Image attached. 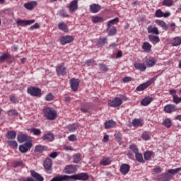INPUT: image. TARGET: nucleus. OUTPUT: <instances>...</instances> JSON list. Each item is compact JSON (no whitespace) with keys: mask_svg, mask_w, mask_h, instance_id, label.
Wrapping results in <instances>:
<instances>
[{"mask_svg":"<svg viewBox=\"0 0 181 181\" xmlns=\"http://www.w3.org/2000/svg\"><path fill=\"white\" fill-rule=\"evenodd\" d=\"M43 112L45 118H47V119H49V121H53V119H56V118H57V112L53 108L45 107Z\"/></svg>","mask_w":181,"mask_h":181,"instance_id":"f257e3e1","label":"nucleus"},{"mask_svg":"<svg viewBox=\"0 0 181 181\" xmlns=\"http://www.w3.org/2000/svg\"><path fill=\"white\" fill-rule=\"evenodd\" d=\"M27 93L33 97H40L42 95V90L36 87H30L27 90Z\"/></svg>","mask_w":181,"mask_h":181,"instance_id":"f03ea898","label":"nucleus"},{"mask_svg":"<svg viewBox=\"0 0 181 181\" xmlns=\"http://www.w3.org/2000/svg\"><path fill=\"white\" fill-rule=\"evenodd\" d=\"M153 81H155V78H152L149 81H147L146 83H141L139 86H137L136 88V91H144V90H146V88H148V87H149V86H151V84H152V83H153Z\"/></svg>","mask_w":181,"mask_h":181,"instance_id":"7ed1b4c3","label":"nucleus"},{"mask_svg":"<svg viewBox=\"0 0 181 181\" xmlns=\"http://www.w3.org/2000/svg\"><path fill=\"white\" fill-rule=\"evenodd\" d=\"M33 144H32L31 141H27L24 143L23 145L19 146V151L21 153H25L28 152V151H30Z\"/></svg>","mask_w":181,"mask_h":181,"instance_id":"20e7f679","label":"nucleus"},{"mask_svg":"<svg viewBox=\"0 0 181 181\" xmlns=\"http://www.w3.org/2000/svg\"><path fill=\"white\" fill-rule=\"evenodd\" d=\"M71 177L74 180H87V179H88V174L81 173L79 174L73 175Z\"/></svg>","mask_w":181,"mask_h":181,"instance_id":"39448f33","label":"nucleus"},{"mask_svg":"<svg viewBox=\"0 0 181 181\" xmlns=\"http://www.w3.org/2000/svg\"><path fill=\"white\" fill-rule=\"evenodd\" d=\"M108 104L110 107H119L122 104V100L119 98H115L112 100L108 101Z\"/></svg>","mask_w":181,"mask_h":181,"instance_id":"423d86ee","label":"nucleus"},{"mask_svg":"<svg viewBox=\"0 0 181 181\" xmlns=\"http://www.w3.org/2000/svg\"><path fill=\"white\" fill-rule=\"evenodd\" d=\"M69 83L72 91H76L78 90V86H80V81L78 79L72 78H71Z\"/></svg>","mask_w":181,"mask_h":181,"instance_id":"0eeeda50","label":"nucleus"},{"mask_svg":"<svg viewBox=\"0 0 181 181\" xmlns=\"http://www.w3.org/2000/svg\"><path fill=\"white\" fill-rule=\"evenodd\" d=\"M62 45H67V43H71L74 40V37L71 35H65L60 39Z\"/></svg>","mask_w":181,"mask_h":181,"instance_id":"6e6552de","label":"nucleus"},{"mask_svg":"<svg viewBox=\"0 0 181 181\" xmlns=\"http://www.w3.org/2000/svg\"><path fill=\"white\" fill-rule=\"evenodd\" d=\"M164 111L167 112V114H170L175 112V111H177V107L175 105L168 104L164 107Z\"/></svg>","mask_w":181,"mask_h":181,"instance_id":"1a4fd4ad","label":"nucleus"},{"mask_svg":"<svg viewBox=\"0 0 181 181\" xmlns=\"http://www.w3.org/2000/svg\"><path fill=\"white\" fill-rule=\"evenodd\" d=\"M35 23V20H17L16 24L18 26H28V25H32Z\"/></svg>","mask_w":181,"mask_h":181,"instance_id":"9d476101","label":"nucleus"},{"mask_svg":"<svg viewBox=\"0 0 181 181\" xmlns=\"http://www.w3.org/2000/svg\"><path fill=\"white\" fill-rule=\"evenodd\" d=\"M68 8L70 12H76V11L78 9V1L77 0L72 1L68 6Z\"/></svg>","mask_w":181,"mask_h":181,"instance_id":"9b49d317","label":"nucleus"},{"mask_svg":"<svg viewBox=\"0 0 181 181\" xmlns=\"http://www.w3.org/2000/svg\"><path fill=\"white\" fill-rule=\"evenodd\" d=\"M64 172L68 175H71V173H75V172H77V168H76V165H69L65 167Z\"/></svg>","mask_w":181,"mask_h":181,"instance_id":"f8f14e48","label":"nucleus"},{"mask_svg":"<svg viewBox=\"0 0 181 181\" xmlns=\"http://www.w3.org/2000/svg\"><path fill=\"white\" fill-rule=\"evenodd\" d=\"M158 180L159 181H170V179H172V175L166 173H163L161 175H160L158 177H157Z\"/></svg>","mask_w":181,"mask_h":181,"instance_id":"ddd939ff","label":"nucleus"},{"mask_svg":"<svg viewBox=\"0 0 181 181\" xmlns=\"http://www.w3.org/2000/svg\"><path fill=\"white\" fill-rule=\"evenodd\" d=\"M129 169H131V166L129 164H122L120 166L119 171L122 175H127L128 172H129Z\"/></svg>","mask_w":181,"mask_h":181,"instance_id":"4468645a","label":"nucleus"},{"mask_svg":"<svg viewBox=\"0 0 181 181\" xmlns=\"http://www.w3.org/2000/svg\"><path fill=\"white\" fill-rule=\"evenodd\" d=\"M35 6H37V2L35 1L24 4V7L28 11H32Z\"/></svg>","mask_w":181,"mask_h":181,"instance_id":"2eb2a0df","label":"nucleus"},{"mask_svg":"<svg viewBox=\"0 0 181 181\" xmlns=\"http://www.w3.org/2000/svg\"><path fill=\"white\" fill-rule=\"evenodd\" d=\"M134 68L136 70H139V71H145L146 70V65L144 63L136 62L134 64Z\"/></svg>","mask_w":181,"mask_h":181,"instance_id":"dca6fc26","label":"nucleus"},{"mask_svg":"<svg viewBox=\"0 0 181 181\" xmlns=\"http://www.w3.org/2000/svg\"><path fill=\"white\" fill-rule=\"evenodd\" d=\"M90 11L93 13H97L98 12H100V11H101V6L98 4H91L90 6Z\"/></svg>","mask_w":181,"mask_h":181,"instance_id":"f3484780","label":"nucleus"},{"mask_svg":"<svg viewBox=\"0 0 181 181\" xmlns=\"http://www.w3.org/2000/svg\"><path fill=\"white\" fill-rule=\"evenodd\" d=\"M116 126H117V122H114V120H109V121L105 122V129L115 128Z\"/></svg>","mask_w":181,"mask_h":181,"instance_id":"a211bd4d","label":"nucleus"},{"mask_svg":"<svg viewBox=\"0 0 181 181\" xmlns=\"http://www.w3.org/2000/svg\"><path fill=\"white\" fill-rule=\"evenodd\" d=\"M148 33H152L153 35H159V30L156 27H153L151 25L147 28Z\"/></svg>","mask_w":181,"mask_h":181,"instance_id":"6ab92c4d","label":"nucleus"},{"mask_svg":"<svg viewBox=\"0 0 181 181\" xmlns=\"http://www.w3.org/2000/svg\"><path fill=\"white\" fill-rule=\"evenodd\" d=\"M56 71L58 76H64V74H66V67L64 66H58L56 68Z\"/></svg>","mask_w":181,"mask_h":181,"instance_id":"aec40b11","label":"nucleus"},{"mask_svg":"<svg viewBox=\"0 0 181 181\" xmlns=\"http://www.w3.org/2000/svg\"><path fill=\"white\" fill-rule=\"evenodd\" d=\"M58 29H59V30H62V32H64L65 33H67V32H69L67 24H66V23L64 22H61L58 24Z\"/></svg>","mask_w":181,"mask_h":181,"instance_id":"412c9836","label":"nucleus"},{"mask_svg":"<svg viewBox=\"0 0 181 181\" xmlns=\"http://www.w3.org/2000/svg\"><path fill=\"white\" fill-rule=\"evenodd\" d=\"M153 100V98H152V97H146L141 101V105L146 107V105H149V104L152 103Z\"/></svg>","mask_w":181,"mask_h":181,"instance_id":"4be33fe9","label":"nucleus"},{"mask_svg":"<svg viewBox=\"0 0 181 181\" xmlns=\"http://www.w3.org/2000/svg\"><path fill=\"white\" fill-rule=\"evenodd\" d=\"M31 176L34 177V179H36L37 181H43L45 180V178L40 175V174L36 173L35 170L31 171Z\"/></svg>","mask_w":181,"mask_h":181,"instance_id":"5701e85b","label":"nucleus"},{"mask_svg":"<svg viewBox=\"0 0 181 181\" xmlns=\"http://www.w3.org/2000/svg\"><path fill=\"white\" fill-rule=\"evenodd\" d=\"M142 49L144 50V52H146V53H149L152 49V45H151V43L148 42H144L143 43Z\"/></svg>","mask_w":181,"mask_h":181,"instance_id":"b1692460","label":"nucleus"},{"mask_svg":"<svg viewBox=\"0 0 181 181\" xmlns=\"http://www.w3.org/2000/svg\"><path fill=\"white\" fill-rule=\"evenodd\" d=\"M146 64L147 67H152L156 64V59L152 57L148 58L146 60Z\"/></svg>","mask_w":181,"mask_h":181,"instance_id":"393cba45","label":"nucleus"},{"mask_svg":"<svg viewBox=\"0 0 181 181\" xmlns=\"http://www.w3.org/2000/svg\"><path fill=\"white\" fill-rule=\"evenodd\" d=\"M111 162V158L108 157H105L100 160V164L102 165L103 166H107L108 165H110Z\"/></svg>","mask_w":181,"mask_h":181,"instance_id":"a878e982","label":"nucleus"},{"mask_svg":"<svg viewBox=\"0 0 181 181\" xmlns=\"http://www.w3.org/2000/svg\"><path fill=\"white\" fill-rule=\"evenodd\" d=\"M148 39L152 43H153V42L154 43H159V42H160V38H159L158 35H149Z\"/></svg>","mask_w":181,"mask_h":181,"instance_id":"bb28decb","label":"nucleus"},{"mask_svg":"<svg viewBox=\"0 0 181 181\" xmlns=\"http://www.w3.org/2000/svg\"><path fill=\"white\" fill-rule=\"evenodd\" d=\"M155 23L158 26H160V28H163V29H165V30H168V25H166V23L165 21L162 20H156Z\"/></svg>","mask_w":181,"mask_h":181,"instance_id":"cd10ccee","label":"nucleus"},{"mask_svg":"<svg viewBox=\"0 0 181 181\" xmlns=\"http://www.w3.org/2000/svg\"><path fill=\"white\" fill-rule=\"evenodd\" d=\"M7 139H15L16 138V132L15 131H8L6 134Z\"/></svg>","mask_w":181,"mask_h":181,"instance_id":"c85d7f7f","label":"nucleus"},{"mask_svg":"<svg viewBox=\"0 0 181 181\" xmlns=\"http://www.w3.org/2000/svg\"><path fill=\"white\" fill-rule=\"evenodd\" d=\"M17 139L20 144L23 142H26L28 141V135L26 134H18L17 136Z\"/></svg>","mask_w":181,"mask_h":181,"instance_id":"c756f323","label":"nucleus"},{"mask_svg":"<svg viewBox=\"0 0 181 181\" xmlns=\"http://www.w3.org/2000/svg\"><path fill=\"white\" fill-rule=\"evenodd\" d=\"M107 40L106 37H100L97 41L98 46L100 47H102V46H105V44L107 43Z\"/></svg>","mask_w":181,"mask_h":181,"instance_id":"7c9ffc66","label":"nucleus"},{"mask_svg":"<svg viewBox=\"0 0 181 181\" xmlns=\"http://www.w3.org/2000/svg\"><path fill=\"white\" fill-rule=\"evenodd\" d=\"M44 141H48V142H52L54 139V136L53 134H47L42 136Z\"/></svg>","mask_w":181,"mask_h":181,"instance_id":"2f4dec72","label":"nucleus"},{"mask_svg":"<svg viewBox=\"0 0 181 181\" xmlns=\"http://www.w3.org/2000/svg\"><path fill=\"white\" fill-rule=\"evenodd\" d=\"M107 32L110 36H114L117 33V28L115 27H107Z\"/></svg>","mask_w":181,"mask_h":181,"instance_id":"473e14b6","label":"nucleus"},{"mask_svg":"<svg viewBox=\"0 0 181 181\" xmlns=\"http://www.w3.org/2000/svg\"><path fill=\"white\" fill-rule=\"evenodd\" d=\"M171 44L173 46H180L181 45V38L180 37H175L173 39Z\"/></svg>","mask_w":181,"mask_h":181,"instance_id":"72a5a7b5","label":"nucleus"},{"mask_svg":"<svg viewBox=\"0 0 181 181\" xmlns=\"http://www.w3.org/2000/svg\"><path fill=\"white\" fill-rule=\"evenodd\" d=\"M133 127L137 128V127H142V120L140 119H134L132 121Z\"/></svg>","mask_w":181,"mask_h":181,"instance_id":"f704fd0d","label":"nucleus"},{"mask_svg":"<svg viewBox=\"0 0 181 181\" xmlns=\"http://www.w3.org/2000/svg\"><path fill=\"white\" fill-rule=\"evenodd\" d=\"M136 159L137 162H140L141 163H145V160H144V156H142V153H137L135 154Z\"/></svg>","mask_w":181,"mask_h":181,"instance_id":"c9c22d12","label":"nucleus"},{"mask_svg":"<svg viewBox=\"0 0 181 181\" xmlns=\"http://www.w3.org/2000/svg\"><path fill=\"white\" fill-rule=\"evenodd\" d=\"M181 171V168H175V169H169L168 170V175H177V173H179V172Z\"/></svg>","mask_w":181,"mask_h":181,"instance_id":"e433bc0d","label":"nucleus"},{"mask_svg":"<svg viewBox=\"0 0 181 181\" xmlns=\"http://www.w3.org/2000/svg\"><path fill=\"white\" fill-rule=\"evenodd\" d=\"M98 67H99V70L100 71H105L107 72L108 71V66H107L104 63H100L98 64Z\"/></svg>","mask_w":181,"mask_h":181,"instance_id":"4c0bfd02","label":"nucleus"},{"mask_svg":"<svg viewBox=\"0 0 181 181\" xmlns=\"http://www.w3.org/2000/svg\"><path fill=\"white\" fill-rule=\"evenodd\" d=\"M44 167L45 169H49L52 168V159L47 158L44 162Z\"/></svg>","mask_w":181,"mask_h":181,"instance_id":"58836bf2","label":"nucleus"},{"mask_svg":"<svg viewBox=\"0 0 181 181\" xmlns=\"http://www.w3.org/2000/svg\"><path fill=\"white\" fill-rule=\"evenodd\" d=\"M153 152H152L151 151H146L144 153L145 160H149V159H151V156H153Z\"/></svg>","mask_w":181,"mask_h":181,"instance_id":"ea45409f","label":"nucleus"},{"mask_svg":"<svg viewBox=\"0 0 181 181\" xmlns=\"http://www.w3.org/2000/svg\"><path fill=\"white\" fill-rule=\"evenodd\" d=\"M119 22V18H115L107 22V27H111L112 25H115Z\"/></svg>","mask_w":181,"mask_h":181,"instance_id":"a19ab883","label":"nucleus"},{"mask_svg":"<svg viewBox=\"0 0 181 181\" xmlns=\"http://www.w3.org/2000/svg\"><path fill=\"white\" fill-rule=\"evenodd\" d=\"M163 125L166 128H170L172 127V120L170 119H165L163 121Z\"/></svg>","mask_w":181,"mask_h":181,"instance_id":"79ce46f5","label":"nucleus"},{"mask_svg":"<svg viewBox=\"0 0 181 181\" xmlns=\"http://www.w3.org/2000/svg\"><path fill=\"white\" fill-rule=\"evenodd\" d=\"M30 132H31V134H33V135H40V134H42V132L40 131V129H35V128H31L29 129Z\"/></svg>","mask_w":181,"mask_h":181,"instance_id":"37998d69","label":"nucleus"},{"mask_svg":"<svg viewBox=\"0 0 181 181\" xmlns=\"http://www.w3.org/2000/svg\"><path fill=\"white\" fill-rule=\"evenodd\" d=\"M7 144L12 148H18V142L15 140H8Z\"/></svg>","mask_w":181,"mask_h":181,"instance_id":"c03bdc74","label":"nucleus"},{"mask_svg":"<svg viewBox=\"0 0 181 181\" xmlns=\"http://www.w3.org/2000/svg\"><path fill=\"white\" fill-rule=\"evenodd\" d=\"M92 21L94 23H98L100 22H104V18L102 17L95 16L92 18Z\"/></svg>","mask_w":181,"mask_h":181,"instance_id":"a18cd8bd","label":"nucleus"},{"mask_svg":"<svg viewBox=\"0 0 181 181\" xmlns=\"http://www.w3.org/2000/svg\"><path fill=\"white\" fill-rule=\"evenodd\" d=\"M141 139L143 141H148L151 139V134L148 132H144L141 134Z\"/></svg>","mask_w":181,"mask_h":181,"instance_id":"49530a36","label":"nucleus"},{"mask_svg":"<svg viewBox=\"0 0 181 181\" xmlns=\"http://www.w3.org/2000/svg\"><path fill=\"white\" fill-rule=\"evenodd\" d=\"M64 180H66V176L58 175L53 177L50 181H64Z\"/></svg>","mask_w":181,"mask_h":181,"instance_id":"de8ad7c7","label":"nucleus"},{"mask_svg":"<svg viewBox=\"0 0 181 181\" xmlns=\"http://www.w3.org/2000/svg\"><path fill=\"white\" fill-rule=\"evenodd\" d=\"M173 5V0H163V6H168L170 7Z\"/></svg>","mask_w":181,"mask_h":181,"instance_id":"09e8293b","label":"nucleus"},{"mask_svg":"<svg viewBox=\"0 0 181 181\" xmlns=\"http://www.w3.org/2000/svg\"><path fill=\"white\" fill-rule=\"evenodd\" d=\"M45 151V146L42 145H37L35 148V152H38V153H42Z\"/></svg>","mask_w":181,"mask_h":181,"instance_id":"8fccbe9b","label":"nucleus"},{"mask_svg":"<svg viewBox=\"0 0 181 181\" xmlns=\"http://www.w3.org/2000/svg\"><path fill=\"white\" fill-rule=\"evenodd\" d=\"M8 59H9V54L4 53L0 56V63H4V62H5V60H8Z\"/></svg>","mask_w":181,"mask_h":181,"instance_id":"3c124183","label":"nucleus"},{"mask_svg":"<svg viewBox=\"0 0 181 181\" xmlns=\"http://www.w3.org/2000/svg\"><path fill=\"white\" fill-rule=\"evenodd\" d=\"M74 163H78L81 160V156L80 153L75 154L73 157Z\"/></svg>","mask_w":181,"mask_h":181,"instance_id":"603ef678","label":"nucleus"},{"mask_svg":"<svg viewBox=\"0 0 181 181\" xmlns=\"http://www.w3.org/2000/svg\"><path fill=\"white\" fill-rule=\"evenodd\" d=\"M67 129L70 132H74L77 129V125L76 124H69Z\"/></svg>","mask_w":181,"mask_h":181,"instance_id":"864d4df0","label":"nucleus"},{"mask_svg":"<svg viewBox=\"0 0 181 181\" xmlns=\"http://www.w3.org/2000/svg\"><path fill=\"white\" fill-rule=\"evenodd\" d=\"M9 100L13 104H17V103H19V100L15 95H11L9 97Z\"/></svg>","mask_w":181,"mask_h":181,"instance_id":"5fc2aeb1","label":"nucleus"},{"mask_svg":"<svg viewBox=\"0 0 181 181\" xmlns=\"http://www.w3.org/2000/svg\"><path fill=\"white\" fill-rule=\"evenodd\" d=\"M155 16L156 18H163V12H162V10L158 9L156 11Z\"/></svg>","mask_w":181,"mask_h":181,"instance_id":"6e6d98bb","label":"nucleus"},{"mask_svg":"<svg viewBox=\"0 0 181 181\" xmlns=\"http://www.w3.org/2000/svg\"><path fill=\"white\" fill-rule=\"evenodd\" d=\"M129 149H131L132 152L135 153V155H136V153H139V150H138V148H136V146H135L134 145H130Z\"/></svg>","mask_w":181,"mask_h":181,"instance_id":"4d7b16f0","label":"nucleus"},{"mask_svg":"<svg viewBox=\"0 0 181 181\" xmlns=\"http://www.w3.org/2000/svg\"><path fill=\"white\" fill-rule=\"evenodd\" d=\"M46 101H52V100H54V96L52 93H48L45 96Z\"/></svg>","mask_w":181,"mask_h":181,"instance_id":"13d9d810","label":"nucleus"},{"mask_svg":"<svg viewBox=\"0 0 181 181\" xmlns=\"http://www.w3.org/2000/svg\"><path fill=\"white\" fill-rule=\"evenodd\" d=\"M163 170V169H162V168L160 167H156L153 169V173H162V171Z\"/></svg>","mask_w":181,"mask_h":181,"instance_id":"bf43d9fd","label":"nucleus"},{"mask_svg":"<svg viewBox=\"0 0 181 181\" xmlns=\"http://www.w3.org/2000/svg\"><path fill=\"white\" fill-rule=\"evenodd\" d=\"M173 101L175 104H179V103H181V98H179L177 95L173 98Z\"/></svg>","mask_w":181,"mask_h":181,"instance_id":"052dcab7","label":"nucleus"},{"mask_svg":"<svg viewBox=\"0 0 181 181\" xmlns=\"http://www.w3.org/2000/svg\"><path fill=\"white\" fill-rule=\"evenodd\" d=\"M81 112H84L85 114H88V115H91V111H90V109L87 107H82Z\"/></svg>","mask_w":181,"mask_h":181,"instance_id":"680f3d73","label":"nucleus"},{"mask_svg":"<svg viewBox=\"0 0 181 181\" xmlns=\"http://www.w3.org/2000/svg\"><path fill=\"white\" fill-rule=\"evenodd\" d=\"M94 63H95V61H94L93 59H88L86 62V65L89 67V66H93Z\"/></svg>","mask_w":181,"mask_h":181,"instance_id":"e2e57ef3","label":"nucleus"},{"mask_svg":"<svg viewBox=\"0 0 181 181\" xmlns=\"http://www.w3.org/2000/svg\"><path fill=\"white\" fill-rule=\"evenodd\" d=\"M59 16L62 18H68L69 14L65 11H61L59 13Z\"/></svg>","mask_w":181,"mask_h":181,"instance_id":"0e129e2a","label":"nucleus"},{"mask_svg":"<svg viewBox=\"0 0 181 181\" xmlns=\"http://www.w3.org/2000/svg\"><path fill=\"white\" fill-rule=\"evenodd\" d=\"M69 141H71V142H74L77 139V137L76 136V134H71L68 137Z\"/></svg>","mask_w":181,"mask_h":181,"instance_id":"69168bd1","label":"nucleus"},{"mask_svg":"<svg viewBox=\"0 0 181 181\" xmlns=\"http://www.w3.org/2000/svg\"><path fill=\"white\" fill-rule=\"evenodd\" d=\"M8 115L17 116L18 115V112H16V110H11L8 111Z\"/></svg>","mask_w":181,"mask_h":181,"instance_id":"338daca9","label":"nucleus"},{"mask_svg":"<svg viewBox=\"0 0 181 181\" xmlns=\"http://www.w3.org/2000/svg\"><path fill=\"white\" fill-rule=\"evenodd\" d=\"M62 176H65V180H64L63 181H74L72 180V177L71 175H62Z\"/></svg>","mask_w":181,"mask_h":181,"instance_id":"774afa93","label":"nucleus"}]
</instances>
